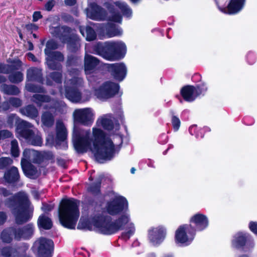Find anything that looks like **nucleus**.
I'll list each match as a JSON object with an SVG mask.
<instances>
[{"mask_svg": "<svg viewBox=\"0 0 257 257\" xmlns=\"http://www.w3.org/2000/svg\"><path fill=\"white\" fill-rule=\"evenodd\" d=\"M73 141L78 152L90 150L100 163L110 160L119 151L122 142L120 136L106 137L101 130L95 127L92 129V137L90 130H83L74 138Z\"/></svg>", "mask_w": 257, "mask_h": 257, "instance_id": "f257e3e1", "label": "nucleus"}, {"mask_svg": "<svg viewBox=\"0 0 257 257\" xmlns=\"http://www.w3.org/2000/svg\"><path fill=\"white\" fill-rule=\"evenodd\" d=\"M129 221V217L127 214L122 215L114 223L110 222L109 216H97L91 218L88 222L83 224L80 220L78 228L93 230L96 228L102 233L109 234L115 232L120 229H122L124 226Z\"/></svg>", "mask_w": 257, "mask_h": 257, "instance_id": "f03ea898", "label": "nucleus"}, {"mask_svg": "<svg viewBox=\"0 0 257 257\" xmlns=\"http://www.w3.org/2000/svg\"><path fill=\"white\" fill-rule=\"evenodd\" d=\"M5 204L11 208L15 217L16 222L18 224H23L32 217L34 208L27 194L25 192H19L12 198L7 199Z\"/></svg>", "mask_w": 257, "mask_h": 257, "instance_id": "7ed1b4c3", "label": "nucleus"}, {"mask_svg": "<svg viewBox=\"0 0 257 257\" xmlns=\"http://www.w3.org/2000/svg\"><path fill=\"white\" fill-rule=\"evenodd\" d=\"M79 201L74 199L62 200L59 209V216L62 225L69 229H74L79 216L78 206Z\"/></svg>", "mask_w": 257, "mask_h": 257, "instance_id": "20e7f679", "label": "nucleus"}, {"mask_svg": "<svg viewBox=\"0 0 257 257\" xmlns=\"http://www.w3.org/2000/svg\"><path fill=\"white\" fill-rule=\"evenodd\" d=\"M79 71L71 68L68 71L64 81L66 97L72 102H77L81 100L79 89L83 86V80L79 76Z\"/></svg>", "mask_w": 257, "mask_h": 257, "instance_id": "39448f33", "label": "nucleus"}, {"mask_svg": "<svg viewBox=\"0 0 257 257\" xmlns=\"http://www.w3.org/2000/svg\"><path fill=\"white\" fill-rule=\"evenodd\" d=\"M94 51L106 60L114 61L123 58L126 52V47L121 41L107 42L104 46L101 43H98Z\"/></svg>", "mask_w": 257, "mask_h": 257, "instance_id": "423d86ee", "label": "nucleus"}, {"mask_svg": "<svg viewBox=\"0 0 257 257\" xmlns=\"http://www.w3.org/2000/svg\"><path fill=\"white\" fill-rule=\"evenodd\" d=\"M33 125L30 122L21 120L17 125V137L24 139L28 144L35 146H41L43 139L41 133L37 130L32 129Z\"/></svg>", "mask_w": 257, "mask_h": 257, "instance_id": "0eeeda50", "label": "nucleus"}, {"mask_svg": "<svg viewBox=\"0 0 257 257\" xmlns=\"http://www.w3.org/2000/svg\"><path fill=\"white\" fill-rule=\"evenodd\" d=\"M53 241L44 237H40L34 243L33 252L37 257H51Z\"/></svg>", "mask_w": 257, "mask_h": 257, "instance_id": "6e6552de", "label": "nucleus"}, {"mask_svg": "<svg viewBox=\"0 0 257 257\" xmlns=\"http://www.w3.org/2000/svg\"><path fill=\"white\" fill-rule=\"evenodd\" d=\"M119 85L111 81H106L94 89V94L100 99H107L117 93Z\"/></svg>", "mask_w": 257, "mask_h": 257, "instance_id": "1a4fd4ad", "label": "nucleus"}, {"mask_svg": "<svg viewBox=\"0 0 257 257\" xmlns=\"http://www.w3.org/2000/svg\"><path fill=\"white\" fill-rule=\"evenodd\" d=\"M73 117L75 121L88 126L93 123L94 119V114L90 108H80L74 110Z\"/></svg>", "mask_w": 257, "mask_h": 257, "instance_id": "9d476101", "label": "nucleus"}, {"mask_svg": "<svg viewBox=\"0 0 257 257\" xmlns=\"http://www.w3.org/2000/svg\"><path fill=\"white\" fill-rule=\"evenodd\" d=\"M87 17L95 21H103L106 18V11L95 3H90L86 9Z\"/></svg>", "mask_w": 257, "mask_h": 257, "instance_id": "9b49d317", "label": "nucleus"}, {"mask_svg": "<svg viewBox=\"0 0 257 257\" xmlns=\"http://www.w3.org/2000/svg\"><path fill=\"white\" fill-rule=\"evenodd\" d=\"M127 207V202L126 199L121 196H116L112 201L108 203L107 210L109 214L114 215Z\"/></svg>", "mask_w": 257, "mask_h": 257, "instance_id": "f8f14e48", "label": "nucleus"}, {"mask_svg": "<svg viewBox=\"0 0 257 257\" xmlns=\"http://www.w3.org/2000/svg\"><path fill=\"white\" fill-rule=\"evenodd\" d=\"M108 71L117 80L122 81L125 77L126 68L122 63L108 64Z\"/></svg>", "mask_w": 257, "mask_h": 257, "instance_id": "ddd939ff", "label": "nucleus"}, {"mask_svg": "<svg viewBox=\"0 0 257 257\" xmlns=\"http://www.w3.org/2000/svg\"><path fill=\"white\" fill-rule=\"evenodd\" d=\"M69 28L66 27H52L51 29V33L55 36L59 37L64 43H68V48L73 51L72 48V44L69 39Z\"/></svg>", "mask_w": 257, "mask_h": 257, "instance_id": "4468645a", "label": "nucleus"}, {"mask_svg": "<svg viewBox=\"0 0 257 257\" xmlns=\"http://www.w3.org/2000/svg\"><path fill=\"white\" fill-rule=\"evenodd\" d=\"M181 93L186 101L191 102L201 93V91L199 87H195L192 86H186L182 88Z\"/></svg>", "mask_w": 257, "mask_h": 257, "instance_id": "2eb2a0df", "label": "nucleus"}, {"mask_svg": "<svg viewBox=\"0 0 257 257\" xmlns=\"http://www.w3.org/2000/svg\"><path fill=\"white\" fill-rule=\"evenodd\" d=\"M189 230L187 225L181 226L176 231L175 241L177 243L187 244L191 242L193 238V235L188 236L186 234V231Z\"/></svg>", "mask_w": 257, "mask_h": 257, "instance_id": "dca6fc26", "label": "nucleus"}, {"mask_svg": "<svg viewBox=\"0 0 257 257\" xmlns=\"http://www.w3.org/2000/svg\"><path fill=\"white\" fill-rule=\"evenodd\" d=\"M165 236V230L163 227L153 228L149 231V239L154 245L162 242Z\"/></svg>", "mask_w": 257, "mask_h": 257, "instance_id": "f3484780", "label": "nucleus"}, {"mask_svg": "<svg viewBox=\"0 0 257 257\" xmlns=\"http://www.w3.org/2000/svg\"><path fill=\"white\" fill-rule=\"evenodd\" d=\"M21 164L24 174L27 177L34 179L39 176L40 172L31 162L23 160H21Z\"/></svg>", "mask_w": 257, "mask_h": 257, "instance_id": "a211bd4d", "label": "nucleus"}, {"mask_svg": "<svg viewBox=\"0 0 257 257\" xmlns=\"http://www.w3.org/2000/svg\"><path fill=\"white\" fill-rule=\"evenodd\" d=\"M34 232V225L30 223L22 228H17V233L16 234V239L19 240L21 239H27L30 237Z\"/></svg>", "mask_w": 257, "mask_h": 257, "instance_id": "6ab92c4d", "label": "nucleus"}, {"mask_svg": "<svg viewBox=\"0 0 257 257\" xmlns=\"http://www.w3.org/2000/svg\"><path fill=\"white\" fill-rule=\"evenodd\" d=\"M194 223L199 230H202L207 227L208 225V220L207 217L202 214H196L193 216L190 220Z\"/></svg>", "mask_w": 257, "mask_h": 257, "instance_id": "aec40b11", "label": "nucleus"}, {"mask_svg": "<svg viewBox=\"0 0 257 257\" xmlns=\"http://www.w3.org/2000/svg\"><path fill=\"white\" fill-rule=\"evenodd\" d=\"M99 63V61L95 57L90 55H85L84 58V69L86 73H90L91 71L97 66Z\"/></svg>", "mask_w": 257, "mask_h": 257, "instance_id": "412c9836", "label": "nucleus"}, {"mask_svg": "<svg viewBox=\"0 0 257 257\" xmlns=\"http://www.w3.org/2000/svg\"><path fill=\"white\" fill-rule=\"evenodd\" d=\"M17 228L10 227L4 229L1 233V238L4 242L10 243L13 238L16 239Z\"/></svg>", "mask_w": 257, "mask_h": 257, "instance_id": "4be33fe9", "label": "nucleus"}, {"mask_svg": "<svg viewBox=\"0 0 257 257\" xmlns=\"http://www.w3.org/2000/svg\"><path fill=\"white\" fill-rule=\"evenodd\" d=\"M27 79L30 81L42 82V74L41 69L37 68H31L27 70Z\"/></svg>", "mask_w": 257, "mask_h": 257, "instance_id": "5701e85b", "label": "nucleus"}, {"mask_svg": "<svg viewBox=\"0 0 257 257\" xmlns=\"http://www.w3.org/2000/svg\"><path fill=\"white\" fill-rule=\"evenodd\" d=\"M47 48L45 50V53L46 55H48L49 59L55 61H62L64 60L63 56L62 54L59 52H53L49 53L48 49H56V47L54 46V43L53 41H49L46 44Z\"/></svg>", "mask_w": 257, "mask_h": 257, "instance_id": "b1692460", "label": "nucleus"}, {"mask_svg": "<svg viewBox=\"0 0 257 257\" xmlns=\"http://www.w3.org/2000/svg\"><path fill=\"white\" fill-rule=\"evenodd\" d=\"M4 178L8 183H13L19 180L20 178L18 169L15 167H12L5 174Z\"/></svg>", "mask_w": 257, "mask_h": 257, "instance_id": "393cba45", "label": "nucleus"}, {"mask_svg": "<svg viewBox=\"0 0 257 257\" xmlns=\"http://www.w3.org/2000/svg\"><path fill=\"white\" fill-rule=\"evenodd\" d=\"M244 0H231L228 5V13L234 14L238 12L242 8Z\"/></svg>", "mask_w": 257, "mask_h": 257, "instance_id": "a878e982", "label": "nucleus"}, {"mask_svg": "<svg viewBox=\"0 0 257 257\" xmlns=\"http://www.w3.org/2000/svg\"><path fill=\"white\" fill-rule=\"evenodd\" d=\"M20 112L23 115H25L31 118H35L38 116V111L37 109L33 105H29L20 109Z\"/></svg>", "mask_w": 257, "mask_h": 257, "instance_id": "bb28decb", "label": "nucleus"}, {"mask_svg": "<svg viewBox=\"0 0 257 257\" xmlns=\"http://www.w3.org/2000/svg\"><path fill=\"white\" fill-rule=\"evenodd\" d=\"M42 123L47 127L52 126L54 122V115L53 113L46 111L44 112L41 116Z\"/></svg>", "mask_w": 257, "mask_h": 257, "instance_id": "cd10ccee", "label": "nucleus"}, {"mask_svg": "<svg viewBox=\"0 0 257 257\" xmlns=\"http://www.w3.org/2000/svg\"><path fill=\"white\" fill-rule=\"evenodd\" d=\"M246 238L245 235L241 232L237 233L234 236V239L232 240L233 246L236 248L242 247L245 244Z\"/></svg>", "mask_w": 257, "mask_h": 257, "instance_id": "c85d7f7f", "label": "nucleus"}, {"mask_svg": "<svg viewBox=\"0 0 257 257\" xmlns=\"http://www.w3.org/2000/svg\"><path fill=\"white\" fill-rule=\"evenodd\" d=\"M38 225L40 228L44 229H49L52 226V222L51 219L45 215H41L38 220Z\"/></svg>", "mask_w": 257, "mask_h": 257, "instance_id": "c756f323", "label": "nucleus"}, {"mask_svg": "<svg viewBox=\"0 0 257 257\" xmlns=\"http://www.w3.org/2000/svg\"><path fill=\"white\" fill-rule=\"evenodd\" d=\"M57 138L58 140L63 141L67 137L66 129L63 122L57 121L56 123Z\"/></svg>", "mask_w": 257, "mask_h": 257, "instance_id": "7c9ffc66", "label": "nucleus"}, {"mask_svg": "<svg viewBox=\"0 0 257 257\" xmlns=\"http://www.w3.org/2000/svg\"><path fill=\"white\" fill-rule=\"evenodd\" d=\"M97 123L101 124L106 130H111L113 127L112 121L109 115H105L99 118L97 121Z\"/></svg>", "mask_w": 257, "mask_h": 257, "instance_id": "2f4dec72", "label": "nucleus"}, {"mask_svg": "<svg viewBox=\"0 0 257 257\" xmlns=\"http://www.w3.org/2000/svg\"><path fill=\"white\" fill-rule=\"evenodd\" d=\"M80 32L82 35L85 37L87 41H90L95 39L96 34L90 27H86L85 29H80Z\"/></svg>", "mask_w": 257, "mask_h": 257, "instance_id": "473e14b6", "label": "nucleus"}, {"mask_svg": "<svg viewBox=\"0 0 257 257\" xmlns=\"http://www.w3.org/2000/svg\"><path fill=\"white\" fill-rule=\"evenodd\" d=\"M2 91L9 95H17L20 92L19 89L15 85L3 84L1 86Z\"/></svg>", "mask_w": 257, "mask_h": 257, "instance_id": "72a5a7b5", "label": "nucleus"}, {"mask_svg": "<svg viewBox=\"0 0 257 257\" xmlns=\"http://www.w3.org/2000/svg\"><path fill=\"white\" fill-rule=\"evenodd\" d=\"M51 155V153L47 152H39L35 151V153L34 154L33 157L31 158V162L39 164L46 158L48 156Z\"/></svg>", "mask_w": 257, "mask_h": 257, "instance_id": "f704fd0d", "label": "nucleus"}, {"mask_svg": "<svg viewBox=\"0 0 257 257\" xmlns=\"http://www.w3.org/2000/svg\"><path fill=\"white\" fill-rule=\"evenodd\" d=\"M50 79L53 80L56 83H61L62 81V74L58 72H54L50 73L47 77L46 83L48 85H52V82L50 81Z\"/></svg>", "mask_w": 257, "mask_h": 257, "instance_id": "c9c22d12", "label": "nucleus"}, {"mask_svg": "<svg viewBox=\"0 0 257 257\" xmlns=\"http://www.w3.org/2000/svg\"><path fill=\"white\" fill-rule=\"evenodd\" d=\"M2 254L5 257H20V254L17 250L10 247L3 248Z\"/></svg>", "mask_w": 257, "mask_h": 257, "instance_id": "e433bc0d", "label": "nucleus"}, {"mask_svg": "<svg viewBox=\"0 0 257 257\" xmlns=\"http://www.w3.org/2000/svg\"><path fill=\"white\" fill-rule=\"evenodd\" d=\"M114 4L120 10L124 15L127 17L131 15L132 11L125 3L121 2H116L114 3Z\"/></svg>", "mask_w": 257, "mask_h": 257, "instance_id": "4c0bfd02", "label": "nucleus"}, {"mask_svg": "<svg viewBox=\"0 0 257 257\" xmlns=\"http://www.w3.org/2000/svg\"><path fill=\"white\" fill-rule=\"evenodd\" d=\"M32 101L38 105H41L42 102H49L50 101V98L47 95L35 94L33 96Z\"/></svg>", "mask_w": 257, "mask_h": 257, "instance_id": "58836bf2", "label": "nucleus"}, {"mask_svg": "<svg viewBox=\"0 0 257 257\" xmlns=\"http://www.w3.org/2000/svg\"><path fill=\"white\" fill-rule=\"evenodd\" d=\"M122 34V31L116 28L114 25H110L107 31L106 35L108 37H113L116 36H119Z\"/></svg>", "mask_w": 257, "mask_h": 257, "instance_id": "ea45409f", "label": "nucleus"}, {"mask_svg": "<svg viewBox=\"0 0 257 257\" xmlns=\"http://www.w3.org/2000/svg\"><path fill=\"white\" fill-rule=\"evenodd\" d=\"M23 74L19 71L13 72L9 75L10 81L14 83H17L23 80Z\"/></svg>", "mask_w": 257, "mask_h": 257, "instance_id": "a19ab883", "label": "nucleus"}, {"mask_svg": "<svg viewBox=\"0 0 257 257\" xmlns=\"http://www.w3.org/2000/svg\"><path fill=\"white\" fill-rule=\"evenodd\" d=\"M11 145V152L12 155L15 157H18L20 154V151L17 141L16 140L12 141Z\"/></svg>", "mask_w": 257, "mask_h": 257, "instance_id": "79ce46f5", "label": "nucleus"}, {"mask_svg": "<svg viewBox=\"0 0 257 257\" xmlns=\"http://www.w3.org/2000/svg\"><path fill=\"white\" fill-rule=\"evenodd\" d=\"M35 150L32 149H25L23 152V158L21 160H25L26 162H30L31 158L33 157Z\"/></svg>", "mask_w": 257, "mask_h": 257, "instance_id": "37998d69", "label": "nucleus"}, {"mask_svg": "<svg viewBox=\"0 0 257 257\" xmlns=\"http://www.w3.org/2000/svg\"><path fill=\"white\" fill-rule=\"evenodd\" d=\"M19 118L15 114H11L7 117V123L9 127H13L14 124L17 123Z\"/></svg>", "mask_w": 257, "mask_h": 257, "instance_id": "c03bdc74", "label": "nucleus"}, {"mask_svg": "<svg viewBox=\"0 0 257 257\" xmlns=\"http://www.w3.org/2000/svg\"><path fill=\"white\" fill-rule=\"evenodd\" d=\"M128 230L122 233L121 237L124 240H127L130 238L135 232V227L133 224H129Z\"/></svg>", "mask_w": 257, "mask_h": 257, "instance_id": "a18cd8bd", "label": "nucleus"}, {"mask_svg": "<svg viewBox=\"0 0 257 257\" xmlns=\"http://www.w3.org/2000/svg\"><path fill=\"white\" fill-rule=\"evenodd\" d=\"M13 160L9 157H2L0 158V169H4L11 165Z\"/></svg>", "mask_w": 257, "mask_h": 257, "instance_id": "49530a36", "label": "nucleus"}, {"mask_svg": "<svg viewBox=\"0 0 257 257\" xmlns=\"http://www.w3.org/2000/svg\"><path fill=\"white\" fill-rule=\"evenodd\" d=\"M26 88L28 91L34 92H43V88L40 86H36L32 84L27 83Z\"/></svg>", "mask_w": 257, "mask_h": 257, "instance_id": "de8ad7c7", "label": "nucleus"}, {"mask_svg": "<svg viewBox=\"0 0 257 257\" xmlns=\"http://www.w3.org/2000/svg\"><path fill=\"white\" fill-rule=\"evenodd\" d=\"M47 63L49 68L53 70L59 69L61 67V65L59 63L55 62V60L53 61V60L49 58L47 59Z\"/></svg>", "mask_w": 257, "mask_h": 257, "instance_id": "09e8293b", "label": "nucleus"}, {"mask_svg": "<svg viewBox=\"0 0 257 257\" xmlns=\"http://www.w3.org/2000/svg\"><path fill=\"white\" fill-rule=\"evenodd\" d=\"M9 100L12 107H18L22 105V101L18 98L10 97Z\"/></svg>", "mask_w": 257, "mask_h": 257, "instance_id": "8fccbe9b", "label": "nucleus"}, {"mask_svg": "<svg viewBox=\"0 0 257 257\" xmlns=\"http://www.w3.org/2000/svg\"><path fill=\"white\" fill-rule=\"evenodd\" d=\"M13 136L12 133L8 130L0 131V140L11 138Z\"/></svg>", "mask_w": 257, "mask_h": 257, "instance_id": "3c124183", "label": "nucleus"}, {"mask_svg": "<svg viewBox=\"0 0 257 257\" xmlns=\"http://www.w3.org/2000/svg\"><path fill=\"white\" fill-rule=\"evenodd\" d=\"M109 20L115 22L121 23V16L118 13H116L115 12H111V16Z\"/></svg>", "mask_w": 257, "mask_h": 257, "instance_id": "603ef678", "label": "nucleus"}, {"mask_svg": "<svg viewBox=\"0 0 257 257\" xmlns=\"http://www.w3.org/2000/svg\"><path fill=\"white\" fill-rule=\"evenodd\" d=\"M12 72L11 66L0 64V73H8Z\"/></svg>", "mask_w": 257, "mask_h": 257, "instance_id": "864d4df0", "label": "nucleus"}, {"mask_svg": "<svg viewBox=\"0 0 257 257\" xmlns=\"http://www.w3.org/2000/svg\"><path fill=\"white\" fill-rule=\"evenodd\" d=\"M172 122L174 130L175 131H178L180 125V121L179 119L176 116H174L172 119Z\"/></svg>", "mask_w": 257, "mask_h": 257, "instance_id": "5fc2aeb1", "label": "nucleus"}, {"mask_svg": "<svg viewBox=\"0 0 257 257\" xmlns=\"http://www.w3.org/2000/svg\"><path fill=\"white\" fill-rule=\"evenodd\" d=\"M100 184V183L98 182L95 185H92L90 186L88 188V191L93 194H96V193H98L99 191Z\"/></svg>", "mask_w": 257, "mask_h": 257, "instance_id": "6e6d98bb", "label": "nucleus"}, {"mask_svg": "<svg viewBox=\"0 0 257 257\" xmlns=\"http://www.w3.org/2000/svg\"><path fill=\"white\" fill-rule=\"evenodd\" d=\"M56 4L55 0H49L45 5V10L50 11Z\"/></svg>", "mask_w": 257, "mask_h": 257, "instance_id": "4d7b16f0", "label": "nucleus"}, {"mask_svg": "<svg viewBox=\"0 0 257 257\" xmlns=\"http://www.w3.org/2000/svg\"><path fill=\"white\" fill-rule=\"evenodd\" d=\"M0 108H2V109L4 110H7L11 109L12 106L10 104L9 99L8 100H7V101H4L2 103V105L1 107H0Z\"/></svg>", "mask_w": 257, "mask_h": 257, "instance_id": "13d9d810", "label": "nucleus"}, {"mask_svg": "<svg viewBox=\"0 0 257 257\" xmlns=\"http://www.w3.org/2000/svg\"><path fill=\"white\" fill-rule=\"evenodd\" d=\"M53 204H43L41 209L45 212L50 211L54 208Z\"/></svg>", "mask_w": 257, "mask_h": 257, "instance_id": "bf43d9fd", "label": "nucleus"}, {"mask_svg": "<svg viewBox=\"0 0 257 257\" xmlns=\"http://www.w3.org/2000/svg\"><path fill=\"white\" fill-rule=\"evenodd\" d=\"M249 228L255 234H257V222H251L249 223Z\"/></svg>", "mask_w": 257, "mask_h": 257, "instance_id": "052dcab7", "label": "nucleus"}, {"mask_svg": "<svg viewBox=\"0 0 257 257\" xmlns=\"http://www.w3.org/2000/svg\"><path fill=\"white\" fill-rule=\"evenodd\" d=\"M25 28L29 31L36 30L38 27L37 25L34 24H28L25 26Z\"/></svg>", "mask_w": 257, "mask_h": 257, "instance_id": "680f3d73", "label": "nucleus"}, {"mask_svg": "<svg viewBox=\"0 0 257 257\" xmlns=\"http://www.w3.org/2000/svg\"><path fill=\"white\" fill-rule=\"evenodd\" d=\"M42 16L40 12H35L33 15V21L34 22L37 21L39 19H41Z\"/></svg>", "mask_w": 257, "mask_h": 257, "instance_id": "e2e57ef3", "label": "nucleus"}, {"mask_svg": "<svg viewBox=\"0 0 257 257\" xmlns=\"http://www.w3.org/2000/svg\"><path fill=\"white\" fill-rule=\"evenodd\" d=\"M7 216L5 212H0V225L3 224L6 220Z\"/></svg>", "mask_w": 257, "mask_h": 257, "instance_id": "0e129e2a", "label": "nucleus"}, {"mask_svg": "<svg viewBox=\"0 0 257 257\" xmlns=\"http://www.w3.org/2000/svg\"><path fill=\"white\" fill-rule=\"evenodd\" d=\"M0 194L5 197H7L9 196L11 194V193L6 189L3 188L0 189Z\"/></svg>", "mask_w": 257, "mask_h": 257, "instance_id": "69168bd1", "label": "nucleus"}, {"mask_svg": "<svg viewBox=\"0 0 257 257\" xmlns=\"http://www.w3.org/2000/svg\"><path fill=\"white\" fill-rule=\"evenodd\" d=\"M28 58L29 60H31L34 62L37 61V59L35 56L31 53H29L27 54Z\"/></svg>", "mask_w": 257, "mask_h": 257, "instance_id": "338daca9", "label": "nucleus"}, {"mask_svg": "<svg viewBox=\"0 0 257 257\" xmlns=\"http://www.w3.org/2000/svg\"><path fill=\"white\" fill-rule=\"evenodd\" d=\"M76 0H65V3L68 6H73L75 4Z\"/></svg>", "mask_w": 257, "mask_h": 257, "instance_id": "774afa93", "label": "nucleus"}]
</instances>
